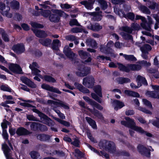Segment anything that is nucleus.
<instances>
[{
	"instance_id": "obj_1",
	"label": "nucleus",
	"mask_w": 159,
	"mask_h": 159,
	"mask_svg": "<svg viewBox=\"0 0 159 159\" xmlns=\"http://www.w3.org/2000/svg\"><path fill=\"white\" fill-rule=\"evenodd\" d=\"M49 96L52 98L57 101V102H56L51 100H48V103L49 104H51L52 107H60L66 109H68L69 108L68 106L66 103L60 100L54 99L50 95H49Z\"/></svg>"
},
{
	"instance_id": "obj_2",
	"label": "nucleus",
	"mask_w": 159,
	"mask_h": 159,
	"mask_svg": "<svg viewBox=\"0 0 159 159\" xmlns=\"http://www.w3.org/2000/svg\"><path fill=\"white\" fill-rule=\"evenodd\" d=\"M78 71L76 72V75L79 76L84 77L86 76L90 72V68L86 67L84 65L79 66Z\"/></svg>"
},
{
	"instance_id": "obj_3",
	"label": "nucleus",
	"mask_w": 159,
	"mask_h": 159,
	"mask_svg": "<svg viewBox=\"0 0 159 159\" xmlns=\"http://www.w3.org/2000/svg\"><path fill=\"white\" fill-rule=\"evenodd\" d=\"M139 25L137 23H134L131 25V27L127 26H123L120 28V30L129 34H131L134 30H139Z\"/></svg>"
},
{
	"instance_id": "obj_4",
	"label": "nucleus",
	"mask_w": 159,
	"mask_h": 159,
	"mask_svg": "<svg viewBox=\"0 0 159 159\" xmlns=\"http://www.w3.org/2000/svg\"><path fill=\"white\" fill-rule=\"evenodd\" d=\"M138 151L142 155L147 157H149L150 155V151H152L153 149L152 148L151 146L147 148L143 145H139L137 147Z\"/></svg>"
},
{
	"instance_id": "obj_5",
	"label": "nucleus",
	"mask_w": 159,
	"mask_h": 159,
	"mask_svg": "<svg viewBox=\"0 0 159 159\" xmlns=\"http://www.w3.org/2000/svg\"><path fill=\"white\" fill-rule=\"evenodd\" d=\"M137 81L138 83V86H136L134 83H132L130 84L132 88L134 89L138 88L141 86L142 83L145 85H147L148 84L147 80L145 78L140 75L138 76L137 77Z\"/></svg>"
},
{
	"instance_id": "obj_6",
	"label": "nucleus",
	"mask_w": 159,
	"mask_h": 159,
	"mask_svg": "<svg viewBox=\"0 0 159 159\" xmlns=\"http://www.w3.org/2000/svg\"><path fill=\"white\" fill-rule=\"evenodd\" d=\"M0 9L1 10V13L3 16H5L8 18H11L12 16V14L8 12L10 10L9 7H5V5L3 3H0Z\"/></svg>"
},
{
	"instance_id": "obj_7",
	"label": "nucleus",
	"mask_w": 159,
	"mask_h": 159,
	"mask_svg": "<svg viewBox=\"0 0 159 159\" xmlns=\"http://www.w3.org/2000/svg\"><path fill=\"white\" fill-rule=\"evenodd\" d=\"M61 43L58 39H55L53 40L52 43V49L57 51L56 52L57 54L59 55L61 57H63V55L60 53L59 51V47L61 46Z\"/></svg>"
},
{
	"instance_id": "obj_8",
	"label": "nucleus",
	"mask_w": 159,
	"mask_h": 159,
	"mask_svg": "<svg viewBox=\"0 0 159 159\" xmlns=\"http://www.w3.org/2000/svg\"><path fill=\"white\" fill-rule=\"evenodd\" d=\"M94 79L93 77H87L83 79V84L89 88H91L94 85Z\"/></svg>"
},
{
	"instance_id": "obj_9",
	"label": "nucleus",
	"mask_w": 159,
	"mask_h": 159,
	"mask_svg": "<svg viewBox=\"0 0 159 159\" xmlns=\"http://www.w3.org/2000/svg\"><path fill=\"white\" fill-rule=\"evenodd\" d=\"M2 148L7 159H14L11 157L10 149L5 143L2 144Z\"/></svg>"
},
{
	"instance_id": "obj_10",
	"label": "nucleus",
	"mask_w": 159,
	"mask_h": 159,
	"mask_svg": "<svg viewBox=\"0 0 159 159\" xmlns=\"http://www.w3.org/2000/svg\"><path fill=\"white\" fill-rule=\"evenodd\" d=\"M51 13V12L49 10L40 9L39 11L35 12L34 15L36 16H41L45 18H47Z\"/></svg>"
},
{
	"instance_id": "obj_11",
	"label": "nucleus",
	"mask_w": 159,
	"mask_h": 159,
	"mask_svg": "<svg viewBox=\"0 0 159 159\" xmlns=\"http://www.w3.org/2000/svg\"><path fill=\"white\" fill-rule=\"evenodd\" d=\"M9 68L14 73L21 74L22 73V70L20 66L18 64L11 63L9 64Z\"/></svg>"
},
{
	"instance_id": "obj_12",
	"label": "nucleus",
	"mask_w": 159,
	"mask_h": 159,
	"mask_svg": "<svg viewBox=\"0 0 159 159\" xmlns=\"http://www.w3.org/2000/svg\"><path fill=\"white\" fill-rule=\"evenodd\" d=\"M12 49L17 54L22 53L25 50L24 45L22 43L14 45L12 47Z\"/></svg>"
},
{
	"instance_id": "obj_13",
	"label": "nucleus",
	"mask_w": 159,
	"mask_h": 159,
	"mask_svg": "<svg viewBox=\"0 0 159 159\" xmlns=\"http://www.w3.org/2000/svg\"><path fill=\"white\" fill-rule=\"evenodd\" d=\"M58 10H53L52 11V13L50 14L49 17V20L52 22L57 23L58 22L60 19L58 14L56 12Z\"/></svg>"
},
{
	"instance_id": "obj_14",
	"label": "nucleus",
	"mask_w": 159,
	"mask_h": 159,
	"mask_svg": "<svg viewBox=\"0 0 159 159\" xmlns=\"http://www.w3.org/2000/svg\"><path fill=\"white\" fill-rule=\"evenodd\" d=\"M87 28L92 30L98 31L102 29V26L98 23L92 24L90 22H89L87 25Z\"/></svg>"
},
{
	"instance_id": "obj_15",
	"label": "nucleus",
	"mask_w": 159,
	"mask_h": 159,
	"mask_svg": "<svg viewBox=\"0 0 159 159\" xmlns=\"http://www.w3.org/2000/svg\"><path fill=\"white\" fill-rule=\"evenodd\" d=\"M81 58L83 59H85L84 61L86 62H89L91 61V59L90 55L87 52H84L83 50L79 51L78 52Z\"/></svg>"
},
{
	"instance_id": "obj_16",
	"label": "nucleus",
	"mask_w": 159,
	"mask_h": 159,
	"mask_svg": "<svg viewBox=\"0 0 159 159\" xmlns=\"http://www.w3.org/2000/svg\"><path fill=\"white\" fill-rule=\"evenodd\" d=\"M42 89L48 91L55 93L58 94H61V92L57 88L51 86L49 85L45 84H42L41 85Z\"/></svg>"
},
{
	"instance_id": "obj_17",
	"label": "nucleus",
	"mask_w": 159,
	"mask_h": 159,
	"mask_svg": "<svg viewBox=\"0 0 159 159\" xmlns=\"http://www.w3.org/2000/svg\"><path fill=\"white\" fill-rule=\"evenodd\" d=\"M20 79L23 83L26 84L29 87L33 88H36V85L28 78L22 76L20 77Z\"/></svg>"
},
{
	"instance_id": "obj_18",
	"label": "nucleus",
	"mask_w": 159,
	"mask_h": 159,
	"mask_svg": "<svg viewBox=\"0 0 159 159\" xmlns=\"http://www.w3.org/2000/svg\"><path fill=\"white\" fill-rule=\"evenodd\" d=\"M63 52L70 59H73L75 55V54L71 51V49L67 45L65 47Z\"/></svg>"
},
{
	"instance_id": "obj_19",
	"label": "nucleus",
	"mask_w": 159,
	"mask_h": 159,
	"mask_svg": "<svg viewBox=\"0 0 159 159\" xmlns=\"http://www.w3.org/2000/svg\"><path fill=\"white\" fill-rule=\"evenodd\" d=\"M111 145L112 146H114V142L112 141H107L106 140L101 141L99 143V146L101 149L105 150L107 148V145Z\"/></svg>"
},
{
	"instance_id": "obj_20",
	"label": "nucleus",
	"mask_w": 159,
	"mask_h": 159,
	"mask_svg": "<svg viewBox=\"0 0 159 159\" xmlns=\"http://www.w3.org/2000/svg\"><path fill=\"white\" fill-rule=\"evenodd\" d=\"M36 36L39 38H45L47 37L48 34L43 30H40L37 29H32Z\"/></svg>"
},
{
	"instance_id": "obj_21",
	"label": "nucleus",
	"mask_w": 159,
	"mask_h": 159,
	"mask_svg": "<svg viewBox=\"0 0 159 159\" xmlns=\"http://www.w3.org/2000/svg\"><path fill=\"white\" fill-rule=\"evenodd\" d=\"M145 95L146 96L152 98L159 99V93L157 91H147Z\"/></svg>"
},
{
	"instance_id": "obj_22",
	"label": "nucleus",
	"mask_w": 159,
	"mask_h": 159,
	"mask_svg": "<svg viewBox=\"0 0 159 159\" xmlns=\"http://www.w3.org/2000/svg\"><path fill=\"white\" fill-rule=\"evenodd\" d=\"M101 13L102 12L100 11L99 12H91L90 14L93 16L92 19L93 21H99L101 20L102 18V16L101 15Z\"/></svg>"
},
{
	"instance_id": "obj_23",
	"label": "nucleus",
	"mask_w": 159,
	"mask_h": 159,
	"mask_svg": "<svg viewBox=\"0 0 159 159\" xmlns=\"http://www.w3.org/2000/svg\"><path fill=\"white\" fill-rule=\"evenodd\" d=\"M132 121V125L130 126L131 128L134 130L141 134H143L144 130L141 127H139L136 125V123L134 121Z\"/></svg>"
},
{
	"instance_id": "obj_24",
	"label": "nucleus",
	"mask_w": 159,
	"mask_h": 159,
	"mask_svg": "<svg viewBox=\"0 0 159 159\" xmlns=\"http://www.w3.org/2000/svg\"><path fill=\"white\" fill-rule=\"evenodd\" d=\"M86 45L89 47L96 48L97 43L96 41L91 38H88L85 42Z\"/></svg>"
},
{
	"instance_id": "obj_25",
	"label": "nucleus",
	"mask_w": 159,
	"mask_h": 159,
	"mask_svg": "<svg viewBox=\"0 0 159 159\" xmlns=\"http://www.w3.org/2000/svg\"><path fill=\"white\" fill-rule=\"evenodd\" d=\"M125 119L126 120L127 122L125 121H122L120 122L121 124L131 128V127L130 126H132V120L134 121V120L128 117H125Z\"/></svg>"
},
{
	"instance_id": "obj_26",
	"label": "nucleus",
	"mask_w": 159,
	"mask_h": 159,
	"mask_svg": "<svg viewBox=\"0 0 159 159\" xmlns=\"http://www.w3.org/2000/svg\"><path fill=\"white\" fill-rule=\"evenodd\" d=\"M80 4L84 5L85 7L88 9L91 10L93 8V2L92 0H88L80 2Z\"/></svg>"
},
{
	"instance_id": "obj_27",
	"label": "nucleus",
	"mask_w": 159,
	"mask_h": 159,
	"mask_svg": "<svg viewBox=\"0 0 159 159\" xmlns=\"http://www.w3.org/2000/svg\"><path fill=\"white\" fill-rule=\"evenodd\" d=\"M16 133L19 135L29 134L31 133L23 127L19 128L17 130Z\"/></svg>"
},
{
	"instance_id": "obj_28",
	"label": "nucleus",
	"mask_w": 159,
	"mask_h": 159,
	"mask_svg": "<svg viewBox=\"0 0 159 159\" xmlns=\"http://www.w3.org/2000/svg\"><path fill=\"white\" fill-rule=\"evenodd\" d=\"M112 104L114 107V109L116 110H117L118 109L121 108L125 106L122 102L117 100H114Z\"/></svg>"
},
{
	"instance_id": "obj_29",
	"label": "nucleus",
	"mask_w": 159,
	"mask_h": 159,
	"mask_svg": "<svg viewBox=\"0 0 159 159\" xmlns=\"http://www.w3.org/2000/svg\"><path fill=\"white\" fill-rule=\"evenodd\" d=\"M74 85L75 87L78 89L79 90L84 93H89V90L83 87L82 85L77 83H75Z\"/></svg>"
},
{
	"instance_id": "obj_30",
	"label": "nucleus",
	"mask_w": 159,
	"mask_h": 159,
	"mask_svg": "<svg viewBox=\"0 0 159 159\" xmlns=\"http://www.w3.org/2000/svg\"><path fill=\"white\" fill-rule=\"evenodd\" d=\"M128 67L129 70V71L130 70H140L141 68V66L139 64V63L136 64H128Z\"/></svg>"
},
{
	"instance_id": "obj_31",
	"label": "nucleus",
	"mask_w": 159,
	"mask_h": 159,
	"mask_svg": "<svg viewBox=\"0 0 159 159\" xmlns=\"http://www.w3.org/2000/svg\"><path fill=\"white\" fill-rule=\"evenodd\" d=\"M40 43L44 46L48 47L50 45L52 40L48 38L41 39L39 40Z\"/></svg>"
},
{
	"instance_id": "obj_32",
	"label": "nucleus",
	"mask_w": 159,
	"mask_h": 159,
	"mask_svg": "<svg viewBox=\"0 0 159 159\" xmlns=\"http://www.w3.org/2000/svg\"><path fill=\"white\" fill-rule=\"evenodd\" d=\"M88 147L92 151H93L94 152L96 153L98 155H103L106 158H109V155L107 154L103 153L101 151L100 152H99L97 150H96L94 148H93L89 144H87Z\"/></svg>"
},
{
	"instance_id": "obj_33",
	"label": "nucleus",
	"mask_w": 159,
	"mask_h": 159,
	"mask_svg": "<svg viewBox=\"0 0 159 159\" xmlns=\"http://www.w3.org/2000/svg\"><path fill=\"white\" fill-rule=\"evenodd\" d=\"M86 120L89 124V125L93 128V129H96L97 128V125L95 121L91 119L89 117H86Z\"/></svg>"
},
{
	"instance_id": "obj_34",
	"label": "nucleus",
	"mask_w": 159,
	"mask_h": 159,
	"mask_svg": "<svg viewBox=\"0 0 159 159\" xmlns=\"http://www.w3.org/2000/svg\"><path fill=\"white\" fill-rule=\"evenodd\" d=\"M140 49L142 52H147L148 54V52L151 50L152 48L149 45L145 44L141 47Z\"/></svg>"
},
{
	"instance_id": "obj_35",
	"label": "nucleus",
	"mask_w": 159,
	"mask_h": 159,
	"mask_svg": "<svg viewBox=\"0 0 159 159\" xmlns=\"http://www.w3.org/2000/svg\"><path fill=\"white\" fill-rule=\"evenodd\" d=\"M116 80L119 84H121L130 82V80L126 78L119 77L116 79Z\"/></svg>"
},
{
	"instance_id": "obj_36",
	"label": "nucleus",
	"mask_w": 159,
	"mask_h": 159,
	"mask_svg": "<svg viewBox=\"0 0 159 159\" xmlns=\"http://www.w3.org/2000/svg\"><path fill=\"white\" fill-rule=\"evenodd\" d=\"M37 138L41 141H45L49 140L50 136L44 134H40L37 135Z\"/></svg>"
},
{
	"instance_id": "obj_37",
	"label": "nucleus",
	"mask_w": 159,
	"mask_h": 159,
	"mask_svg": "<svg viewBox=\"0 0 159 159\" xmlns=\"http://www.w3.org/2000/svg\"><path fill=\"white\" fill-rule=\"evenodd\" d=\"M11 7L12 9L17 10L19 9V3L18 2L14 0L10 2Z\"/></svg>"
},
{
	"instance_id": "obj_38",
	"label": "nucleus",
	"mask_w": 159,
	"mask_h": 159,
	"mask_svg": "<svg viewBox=\"0 0 159 159\" xmlns=\"http://www.w3.org/2000/svg\"><path fill=\"white\" fill-rule=\"evenodd\" d=\"M125 93L129 96L134 97H139V95L138 93L131 91L125 90Z\"/></svg>"
},
{
	"instance_id": "obj_39",
	"label": "nucleus",
	"mask_w": 159,
	"mask_h": 159,
	"mask_svg": "<svg viewBox=\"0 0 159 159\" xmlns=\"http://www.w3.org/2000/svg\"><path fill=\"white\" fill-rule=\"evenodd\" d=\"M117 64L118 66V68L120 70L122 71H125L126 72H129V67H128V65L125 66L122 64L119 63H117Z\"/></svg>"
},
{
	"instance_id": "obj_40",
	"label": "nucleus",
	"mask_w": 159,
	"mask_h": 159,
	"mask_svg": "<svg viewBox=\"0 0 159 159\" xmlns=\"http://www.w3.org/2000/svg\"><path fill=\"white\" fill-rule=\"evenodd\" d=\"M114 11L116 14H118L120 17H125V14L124 13L123 11H122V10L119 9L117 7H115L114 8Z\"/></svg>"
},
{
	"instance_id": "obj_41",
	"label": "nucleus",
	"mask_w": 159,
	"mask_h": 159,
	"mask_svg": "<svg viewBox=\"0 0 159 159\" xmlns=\"http://www.w3.org/2000/svg\"><path fill=\"white\" fill-rule=\"evenodd\" d=\"M1 31V36L3 40L5 42H7L9 41V37L5 31L3 30H0Z\"/></svg>"
},
{
	"instance_id": "obj_42",
	"label": "nucleus",
	"mask_w": 159,
	"mask_h": 159,
	"mask_svg": "<svg viewBox=\"0 0 159 159\" xmlns=\"http://www.w3.org/2000/svg\"><path fill=\"white\" fill-rule=\"evenodd\" d=\"M2 135L3 139L6 141H8L9 145L11 148H12V145L8 140V135L6 129L3 130Z\"/></svg>"
},
{
	"instance_id": "obj_43",
	"label": "nucleus",
	"mask_w": 159,
	"mask_h": 159,
	"mask_svg": "<svg viewBox=\"0 0 159 159\" xmlns=\"http://www.w3.org/2000/svg\"><path fill=\"white\" fill-rule=\"evenodd\" d=\"M98 1L102 9L105 10L107 9L108 5L106 1L104 0H98Z\"/></svg>"
},
{
	"instance_id": "obj_44",
	"label": "nucleus",
	"mask_w": 159,
	"mask_h": 159,
	"mask_svg": "<svg viewBox=\"0 0 159 159\" xmlns=\"http://www.w3.org/2000/svg\"><path fill=\"white\" fill-rule=\"evenodd\" d=\"M0 89L2 91L12 92L13 91L7 85H2L0 87Z\"/></svg>"
},
{
	"instance_id": "obj_45",
	"label": "nucleus",
	"mask_w": 159,
	"mask_h": 159,
	"mask_svg": "<svg viewBox=\"0 0 159 159\" xmlns=\"http://www.w3.org/2000/svg\"><path fill=\"white\" fill-rule=\"evenodd\" d=\"M43 79L46 81L48 82L51 83H55L56 82V80L55 79L50 75H45L43 77Z\"/></svg>"
},
{
	"instance_id": "obj_46",
	"label": "nucleus",
	"mask_w": 159,
	"mask_h": 159,
	"mask_svg": "<svg viewBox=\"0 0 159 159\" xmlns=\"http://www.w3.org/2000/svg\"><path fill=\"white\" fill-rule=\"evenodd\" d=\"M95 92L100 97H102V95L101 93V87L99 85H97L95 87L94 89Z\"/></svg>"
},
{
	"instance_id": "obj_47",
	"label": "nucleus",
	"mask_w": 159,
	"mask_h": 159,
	"mask_svg": "<svg viewBox=\"0 0 159 159\" xmlns=\"http://www.w3.org/2000/svg\"><path fill=\"white\" fill-rule=\"evenodd\" d=\"M29 67L31 70L32 74H33L34 75H38L41 77V76L39 75V73L40 72V71L37 68H34L33 67H32L31 65H30Z\"/></svg>"
},
{
	"instance_id": "obj_48",
	"label": "nucleus",
	"mask_w": 159,
	"mask_h": 159,
	"mask_svg": "<svg viewBox=\"0 0 159 159\" xmlns=\"http://www.w3.org/2000/svg\"><path fill=\"white\" fill-rule=\"evenodd\" d=\"M116 150V147L115 143H114V146H112L111 145H107V148L106 150L108 151L111 153H113Z\"/></svg>"
},
{
	"instance_id": "obj_49",
	"label": "nucleus",
	"mask_w": 159,
	"mask_h": 159,
	"mask_svg": "<svg viewBox=\"0 0 159 159\" xmlns=\"http://www.w3.org/2000/svg\"><path fill=\"white\" fill-rule=\"evenodd\" d=\"M140 9L143 13L147 14H149L151 12L146 7L144 6H141L140 7Z\"/></svg>"
},
{
	"instance_id": "obj_50",
	"label": "nucleus",
	"mask_w": 159,
	"mask_h": 159,
	"mask_svg": "<svg viewBox=\"0 0 159 159\" xmlns=\"http://www.w3.org/2000/svg\"><path fill=\"white\" fill-rule=\"evenodd\" d=\"M121 34L124 38L126 39L130 40L131 42H133V38L131 35L124 33H122Z\"/></svg>"
},
{
	"instance_id": "obj_51",
	"label": "nucleus",
	"mask_w": 159,
	"mask_h": 159,
	"mask_svg": "<svg viewBox=\"0 0 159 159\" xmlns=\"http://www.w3.org/2000/svg\"><path fill=\"white\" fill-rule=\"evenodd\" d=\"M142 102L143 104L146 106L148 107L151 109H153L152 105L150 102L145 99H142Z\"/></svg>"
},
{
	"instance_id": "obj_52",
	"label": "nucleus",
	"mask_w": 159,
	"mask_h": 159,
	"mask_svg": "<svg viewBox=\"0 0 159 159\" xmlns=\"http://www.w3.org/2000/svg\"><path fill=\"white\" fill-rule=\"evenodd\" d=\"M92 113L94 114V115L98 117L99 119L100 120H103V117L101 114L99 113V112L97 110H94L93 111H91Z\"/></svg>"
},
{
	"instance_id": "obj_53",
	"label": "nucleus",
	"mask_w": 159,
	"mask_h": 159,
	"mask_svg": "<svg viewBox=\"0 0 159 159\" xmlns=\"http://www.w3.org/2000/svg\"><path fill=\"white\" fill-rule=\"evenodd\" d=\"M91 105L93 106L94 108V110H95V108H97L100 110H101L102 109V107L100 105L94 101L93 102H91Z\"/></svg>"
},
{
	"instance_id": "obj_54",
	"label": "nucleus",
	"mask_w": 159,
	"mask_h": 159,
	"mask_svg": "<svg viewBox=\"0 0 159 159\" xmlns=\"http://www.w3.org/2000/svg\"><path fill=\"white\" fill-rule=\"evenodd\" d=\"M124 57L127 60L132 61L136 60L135 57L133 55H124Z\"/></svg>"
},
{
	"instance_id": "obj_55",
	"label": "nucleus",
	"mask_w": 159,
	"mask_h": 159,
	"mask_svg": "<svg viewBox=\"0 0 159 159\" xmlns=\"http://www.w3.org/2000/svg\"><path fill=\"white\" fill-rule=\"evenodd\" d=\"M30 156L32 158L37 159V158H39L40 155L38 152L33 151L31 152Z\"/></svg>"
},
{
	"instance_id": "obj_56",
	"label": "nucleus",
	"mask_w": 159,
	"mask_h": 159,
	"mask_svg": "<svg viewBox=\"0 0 159 159\" xmlns=\"http://www.w3.org/2000/svg\"><path fill=\"white\" fill-rule=\"evenodd\" d=\"M31 25L33 28H42L43 27V25L35 22H31Z\"/></svg>"
},
{
	"instance_id": "obj_57",
	"label": "nucleus",
	"mask_w": 159,
	"mask_h": 159,
	"mask_svg": "<svg viewBox=\"0 0 159 159\" xmlns=\"http://www.w3.org/2000/svg\"><path fill=\"white\" fill-rule=\"evenodd\" d=\"M56 12L58 14L60 17L62 16L63 17L66 18L68 16V15L66 13L61 10H58V11H57Z\"/></svg>"
},
{
	"instance_id": "obj_58",
	"label": "nucleus",
	"mask_w": 159,
	"mask_h": 159,
	"mask_svg": "<svg viewBox=\"0 0 159 159\" xmlns=\"http://www.w3.org/2000/svg\"><path fill=\"white\" fill-rule=\"evenodd\" d=\"M137 109L140 111H142V112L144 113H146V114H152V112L146 109V108H143V107H139L137 108Z\"/></svg>"
},
{
	"instance_id": "obj_59",
	"label": "nucleus",
	"mask_w": 159,
	"mask_h": 159,
	"mask_svg": "<svg viewBox=\"0 0 159 159\" xmlns=\"http://www.w3.org/2000/svg\"><path fill=\"white\" fill-rule=\"evenodd\" d=\"M43 123L49 126H53L54 124V123L49 118L46 120V121L43 122Z\"/></svg>"
},
{
	"instance_id": "obj_60",
	"label": "nucleus",
	"mask_w": 159,
	"mask_h": 159,
	"mask_svg": "<svg viewBox=\"0 0 159 159\" xmlns=\"http://www.w3.org/2000/svg\"><path fill=\"white\" fill-rule=\"evenodd\" d=\"M134 15L133 13L130 12L125 14V17L133 20L134 19Z\"/></svg>"
},
{
	"instance_id": "obj_61",
	"label": "nucleus",
	"mask_w": 159,
	"mask_h": 159,
	"mask_svg": "<svg viewBox=\"0 0 159 159\" xmlns=\"http://www.w3.org/2000/svg\"><path fill=\"white\" fill-rule=\"evenodd\" d=\"M141 26L143 29L148 31H151V29L150 26L147 23H142L141 24Z\"/></svg>"
},
{
	"instance_id": "obj_62",
	"label": "nucleus",
	"mask_w": 159,
	"mask_h": 159,
	"mask_svg": "<svg viewBox=\"0 0 159 159\" xmlns=\"http://www.w3.org/2000/svg\"><path fill=\"white\" fill-rule=\"evenodd\" d=\"M69 24L70 26L75 25L79 26L80 25V24L76 19H73L71 20L69 22Z\"/></svg>"
},
{
	"instance_id": "obj_63",
	"label": "nucleus",
	"mask_w": 159,
	"mask_h": 159,
	"mask_svg": "<svg viewBox=\"0 0 159 159\" xmlns=\"http://www.w3.org/2000/svg\"><path fill=\"white\" fill-rule=\"evenodd\" d=\"M65 38L67 40L73 41L75 39L76 37L72 35H69L66 36Z\"/></svg>"
},
{
	"instance_id": "obj_64",
	"label": "nucleus",
	"mask_w": 159,
	"mask_h": 159,
	"mask_svg": "<svg viewBox=\"0 0 159 159\" xmlns=\"http://www.w3.org/2000/svg\"><path fill=\"white\" fill-rule=\"evenodd\" d=\"M152 124L154 126L159 128V118H157L156 120H153Z\"/></svg>"
}]
</instances>
